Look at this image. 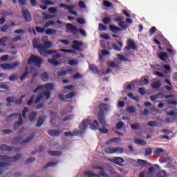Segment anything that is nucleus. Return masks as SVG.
I'll return each instance as SVG.
<instances>
[{"label":"nucleus","instance_id":"f257e3e1","mask_svg":"<svg viewBox=\"0 0 177 177\" xmlns=\"http://www.w3.org/2000/svg\"><path fill=\"white\" fill-rule=\"evenodd\" d=\"M44 46H41L38 44L35 40H33L32 46L35 49H37L39 55L41 56H44V57H46L48 55H53V53H59V50H46L49 49V48H52L53 44L52 42L48 41H44V44H43Z\"/></svg>","mask_w":177,"mask_h":177},{"label":"nucleus","instance_id":"f03ea898","mask_svg":"<svg viewBox=\"0 0 177 177\" xmlns=\"http://www.w3.org/2000/svg\"><path fill=\"white\" fill-rule=\"evenodd\" d=\"M27 113H28V108L24 107L22 110V114L19 113V115L17 113H12L8 116V118H12V117H17L19 118V121L17 122L14 125V129H17L20 125L23 124V122H24V120H23V118L24 119L27 118Z\"/></svg>","mask_w":177,"mask_h":177},{"label":"nucleus","instance_id":"7ed1b4c3","mask_svg":"<svg viewBox=\"0 0 177 177\" xmlns=\"http://www.w3.org/2000/svg\"><path fill=\"white\" fill-rule=\"evenodd\" d=\"M99 110L100 111L97 114L98 121L101 124H104V113L110 110V106L107 104L102 103L99 105Z\"/></svg>","mask_w":177,"mask_h":177},{"label":"nucleus","instance_id":"20e7f679","mask_svg":"<svg viewBox=\"0 0 177 177\" xmlns=\"http://www.w3.org/2000/svg\"><path fill=\"white\" fill-rule=\"evenodd\" d=\"M88 127H90L91 129L95 131V129H97V127H99V122H97V120H93V122L91 123L88 120H83L80 124L79 129L81 131H85Z\"/></svg>","mask_w":177,"mask_h":177},{"label":"nucleus","instance_id":"39448f33","mask_svg":"<svg viewBox=\"0 0 177 177\" xmlns=\"http://www.w3.org/2000/svg\"><path fill=\"white\" fill-rule=\"evenodd\" d=\"M42 63H44L42 58L36 55H30V57L28 59V64H35L38 68L42 66Z\"/></svg>","mask_w":177,"mask_h":177},{"label":"nucleus","instance_id":"423d86ee","mask_svg":"<svg viewBox=\"0 0 177 177\" xmlns=\"http://www.w3.org/2000/svg\"><path fill=\"white\" fill-rule=\"evenodd\" d=\"M24 97H26V95H23L20 97V98L19 99H16L15 100V97L12 96V97H8L6 99V102H7V107H10V106H12L11 103H13V102H15V104H22L23 103V99H24ZM15 100V101H13Z\"/></svg>","mask_w":177,"mask_h":177},{"label":"nucleus","instance_id":"0eeeda50","mask_svg":"<svg viewBox=\"0 0 177 177\" xmlns=\"http://www.w3.org/2000/svg\"><path fill=\"white\" fill-rule=\"evenodd\" d=\"M21 158V154L18 153L14 157H9L6 155H0V160L1 161H9L10 162H15V161H18Z\"/></svg>","mask_w":177,"mask_h":177},{"label":"nucleus","instance_id":"6e6552de","mask_svg":"<svg viewBox=\"0 0 177 177\" xmlns=\"http://www.w3.org/2000/svg\"><path fill=\"white\" fill-rule=\"evenodd\" d=\"M20 66V62H14L12 64H1L0 67L3 70H16L17 67Z\"/></svg>","mask_w":177,"mask_h":177},{"label":"nucleus","instance_id":"1a4fd4ad","mask_svg":"<svg viewBox=\"0 0 177 177\" xmlns=\"http://www.w3.org/2000/svg\"><path fill=\"white\" fill-rule=\"evenodd\" d=\"M75 96H77V93L74 91H72L65 95L63 94H59L58 97L59 100H62V102H67L66 100L73 99V97H75Z\"/></svg>","mask_w":177,"mask_h":177},{"label":"nucleus","instance_id":"9d476101","mask_svg":"<svg viewBox=\"0 0 177 177\" xmlns=\"http://www.w3.org/2000/svg\"><path fill=\"white\" fill-rule=\"evenodd\" d=\"M29 73L32 74L33 77H38V74L35 73V68H30V72H28V68L26 67L25 69V73L20 77L21 81H24V80H26V77H27V75H28Z\"/></svg>","mask_w":177,"mask_h":177},{"label":"nucleus","instance_id":"9b49d317","mask_svg":"<svg viewBox=\"0 0 177 177\" xmlns=\"http://www.w3.org/2000/svg\"><path fill=\"white\" fill-rule=\"evenodd\" d=\"M73 49H75V50H77V52H82V46H84V43L82 41L78 40H73Z\"/></svg>","mask_w":177,"mask_h":177},{"label":"nucleus","instance_id":"f8f14e48","mask_svg":"<svg viewBox=\"0 0 177 177\" xmlns=\"http://www.w3.org/2000/svg\"><path fill=\"white\" fill-rule=\"evenodd\" d=\"M50 89V91L53 90L54 87H53V84L52 83H48V84H46L45 85H40L39 86H37L34 91H33V93H37V92H38V91H44V89Z\"/></svg>","mask_w":177,"mask_h":177},{"label":"nucleus","instance_id":"ddd939ff","mask_svg":"<svg viewBox=\"0 0 177 177\" xmlns=\"http://www.w3.org/2000/svg\"><path fill=\"white\" fill-rule=\"evenodd\" d=\"M160 169V166L158 165H153L152 167H149L148 171L146 174L147 177H153L154 173L157 172Z\"/></svg>","mask_w":177,"mask_h":177},{"label":"nucleus","instance_id":"4468645a","mask_svg":"<svg viewBox=\"0 0 177 177\" xmlns=\"http://www.w3.org/2000/svg\"><path fill=\"white\" fill-rule=\"evenodd\" d=\"M60 8H64L67 10H68L69 13L71 15H74V16H77L78 14L77 12L74 11V8H75V6L71 5V6H66L65 4L61 3L59 4Z\"/></svg>","mask_w":177,"mask_h":177},{"label":"nucleus","instance_id":"2eb2a0df","mask_svg":"<svg viewBox=\"0 0 177 177\" xmlns=\"http://www.w3.org/2000/svg\"><path fill=\"white\" fill-rule=\"evenodd\" d=\"M126 50H129L133 49V50H136L138 49V46L133 39H129L127 40V46L124 48Z\"/></svg>","mask_w":177,"mask_h":177},{"label":"nucleus","instance_id":"dca6fc26","mask_svg":"<svg viewBox=\"0 0 177 177\" xmlns=\"http://www.w3.org/2000/svg\"><path fill=\"white\" fill-rule=\"evenodd\" d=\"M22 15L24 16V19L26 20V22L30 23L32 19L31 18V14L27 9L22 8Z\"/></svg>","mask_w":177,"mask_h":177},{"label":"nucleus","instance_id":"f3484780","mask_svg":"<svg viewBox=\"0 0 177 177\" xmlns=\"http://www.w3.org/2000/svg\"><path fill=\"white\" fill-rule=\"evenodd\" d=\"M100 125L102 126V127H99V124L96 129H98L101 133H109V130L106 128L107 127V124L106 123V120L104 119V123L100 122Z\"/></svg>","mask_w":177,"mask_h":177},{"label":"nucleus","instance_id":"a211bd4d","mask_svg":"<svg viewBox=\"0 0 177 177\" xmlns=\"http://www.w3.org/2000/svg\"><path fill=\"white\" fill-rule=\"evenodd\" d=\"M66 28L67 30H70L71 32L74 35H77V34H78V28H77L75 26H73L71 24H66Z\"/></svg>","mask_w":177,"mask_h":177},{"label":"nucleus","instance_id":"6ab92c4d","mask_svg":"<svg viewBox=\"0 0 177 177\" xmlns=\"http://www.w3.org/2000/svg\"><path fill=\"white\" fill-rule=\"evenodd\" d=\"M82 133H84V131H78V130H74L73 133L66 131L64 133V136L71 138L72 136H75L77 135H82Z\"/></svg>","mask_w":177,"mask_h":177},{"label":"nucleus","instance_id":"aec40b11","mask_svg":"<svg viewBox=\"0 0 177 177\" xmlns=\"http://www.w3.org/2000/svg\"><path fill=\"white\" fill-rule=\"evenodd\" d=\"M111 161H112L113 164H116V165H120V167H122V164H124V158L121 157H115L112 160L111 159Z\"/></svg>","mask_w":177,"mask_h":177},{"label":"nucleus","instance_id":"412c9836","mask_svg":"<svg viewBox=\"0 0 177 177\" xmlns=\"http://www.w3.org/2000/svg\"><path fill=\"white\" fill-rule=\"evenodd\" d=\"M158 57L162 61V62H165V63H168L167 62V59H168L169 57L168 56V54L167 53L164 52H160L158 55Z\"/></svg>","mask_w":177,"mask_h":177},{"label":"nucleus","instance_id":"4be33fe9","mask_svg":"<svg viewBox=\"0 0 177 177\" xmlns=\"http://www.w3.org/2000/svg\"><path fill=\"white\" fill-rule=\"evenodd\" d=\"M47 132L50 136H53V137L60 136L62 133L60 131L55 130V129L48 130Z\"/></svg>","mask_w":177,"mask_h":177},{"label":"nucleus","instance_id":"5701e85b","mask_svg":"<svg viewBox=\"0 0 177 177\" xmlns=\"http://www.w3.org/2000/svg\"><path fill=\"white\" fill-rule=\"evenodd\" d=\"M164 96H165V95H164V93H158L156 95H151L150 97V99L152 102H154V100H156V99H164Z\"/></svg>","mask_w":177,"mask_h":177},{"label":"nucleus","instance_id":"b1692460","mask_svg":"<svg viewBox=\"0 0 177 177\" xmlns=\"http://www.w3.org/2000/svg\"><path fill=\"white\" fill-rule=\"evenodd\" d=\"M1 151H12L13 147H9L5 144L0 145Z\"/></svg>","mask_w":177,"mask_h":177},{"label":"nucleus","instance_id":"393cba45","mask_svg":"<svg viewBox=\"0 0 177 177\" xmlns=\"http://www.w3.org/2000/svg\"><path fill=\"white\" fill-rule=\"evenodd\" d=\"M89 70L95 74H99L100 71H99V68L95 64H90L89 65Z\"/></svg>","mask_w":177,"mask_h":177},{"label":"nucleus","instance_id":"a878e982","mask_svg":"<svg viewBox=\"0 0 177 177\" xmlns=\"http://www.w3.org/2000/svg\"><path fill=\"white\" fill-rule=\"evenodd\" d=\"M134 142L136 145H140V146H146L147 145V142H146L144 140H140V138H135Z\"/></svg>","mask_w":177,"mask_h":177},{"label":"nucleus","instance_id":"bb28decb","mask_svg":"<svg viewBox=\"0 0 177 177\" xmlns=\"http://www.w3.org/2000/svg\"><path fill=\"white\" fill-rule=\"evenodd\" d=\"M70 71H71V69H68L66 71H59L57 72V77H64V75H67Z\"/></svg>","mask_w":177,"mask_h":177},{"label":"nucleus","instance_id":"cd10ccee","mask_svg":"<svg viewBox=\"0 0 177 177\" xmlns=\"http://www.w3.org/2000/svg\"><path fill=\"white\" fill-rule=\"evenodd\" d=\"M48 154L52 157H60L62 156V151H48Z\"/></svg>","mask_w":177,"mask_h":177},{"label":"nucleus","instance_id":"c85d7f7f","mask_svg":"<svg viewBox=\"0 0 177 177\" xmlns=\"http://www.w3.org/2000/svg\"><path fill=\"white\" fill-rule=\"evenodd\" d=\"M44 122H45V117L39 118L36 124V127L39 128L44 125Z\"/></svg>","mask_w":177,"mask_h":177},{"label":"nucleus","instance_id":"c756f323","mask_svg":"<svg viewBox=\"0 0 177 177\" xmlns=\"http://www.w3.org/2000/svg\"><path fill=\"white\" fill-rule=\"evenodd\" d=\"M151 88H153V89H160V88H161V82H153L151 84Z\"/></svg>","mask_w":177,"mask_h":177},{"label":"nucleus","instance_id":"7c9ffc66","mask_svg":"<svg viewBox=\"0 0 177 177\" xmlns=\"http://www.w3.org/2000/svg\"><path fill=\"white\" fill-rule=\"evenodd\" d=\"M34 134H30L26 139L20 142V145H24L26 143L30 142L32 139H34Z\"/></svg>","mask_w":177,"mask_h":177},{"label":"nucleus","instance_id":"2f4dec72","mask_svg":"<svg viewBox=\"0 0 177 177\" xmlns=\"http://www.w3.org/2000/svg\"><path fill=\"white\" fill-rule=\"evenodd\" d=\"M109 29L113 34H115L118 31H121V28H118V26H114L113 25L109 26Z\"/></svg>","mask_w":177,"mask_h":177},{"label":"nucleus","instance_id":"473e14b6","mask_svg":"<svg viewBox=\"0 0 177 177\" xmlns=\"http://www.w3.org/2000/svg\"><path fill=\"white\" fill-rule=\"evenodd\" d=\"M38 115V113L37 112H32L30 113H29V120L30 121H34L35 120V118H37Z\"/></svg>","mask_w":177,"mask_h":177},{"label":"nucleus","instance_id":"72a5a7b5","mask_svg":"<svg viewBox=\"0 0 177 177\" xmlns=\"http://www.w3.org/2000/svg\"><path fill=\"white\" fill-rule=\"evenodd\" d=\"M84 176H87V177H100V176H99V174H92V173H91V171H85V172L84 173Z\"/></svg>","mask_w":177,"mask_h":177},{"label":"nucleus","instance_id":"f704fd0d","mask_svg":"<svg viewBox=\"0 0 177 177\" xmlns=\"http://www.w3.org/2000/svg\"><path fill=\"white\" fill-rule=\"evenodd\" d=\"M48 63L51 64V66H59V64H60V62L56 61L54 59H48Z\"/></svg>","mask_w":177,"mask_h":177},{"label":"nucleus","instance_id":"c9c22d12","mask_svg":"<svg viewBox=\"0 0 177 177\" xmlns=\"http://www.w3.org/2000/svg\"><path fill=\"white\" fill-rule=\"evenodd\" d=\"M57 165V162H49L47 163V165L43 167V169H46V168H48V167H55Z\"/></svg>","mask_w":177,"mask_h":177},{"label":"nucleus","instance_id":"e433bc0d","mask_svg":"<svg viewBox=\"0 0 177 177\" xmlns=\"http://www.w3.org/2000/svg\"><path fill=\"white\" fill-rule=\"evenodd\" d=\"M117 153L118 154H122L124 149L121 147H116L113 149V154Z\"/></svg>","mask_w":177,"mask_h":177},{"label":"nucleus","instance_id":"4c0bfd02","mask_svg":"<svg viewBox=\"0 0 177 177\" xmlns=\"http://www.w3.org/2000/svg\"><path fill=\"white\" fill-rule=\"evenodd\" d=\"M41 80L44 82H48V80H49V75H48L46 72H44L41 75Z\"/></svg>","mask_w":177,"mask_h":177},{"label":"nucleus","instance_id":"58836bf2","mask_svg":"<svg viewBox=\"0 0 177 177\" xmlns=\"http://www.w3.org/2000/svg\"><path fill=\"white\" fill-rule=\"evenodd\" d=\"M45 32L47 35H53L54 34H56L57 31L55 29H47Z\"/></svg>","mask_w":177,"mask_h":177},{"label":"nucleus","instance_id":"ea45409f","mask_svg":"<svg viewBox=\"0 0 177 177\" xmlns=\"http://www.w3.org/2000/svg\"><path fill=\"white\" fill-rule=\"evenodd\" d=\"M44 99V94L41 93L39 95L35 100V104H38Z\"/></svg>","mask_w":177,"mask_h":177},{"label":"nucleus","instance_id":"a19ab883","mask_svg":"<svg viewBox=\"0 0 177 177\" xmlns=\"http://www.w3.org/2000/svg\"><path fill=\"white\" fill-rule=\"evenodd\" d=\"M41 3H43V5H49V6L55 5V2L50 0H41Z\"/></svg>","mask_w":177,"mask_h":177},{"label":"nucleus","instance_id":"79ce46f5","mask_svg":"<svg viewBox=\"0 0 177 177\" xmlns=\"http://www.w3.org/2000/svg\"><path fill=\"white\" fill-rule=\"evenodd\" d=\"M126 111H127V113H135L136 111V108L133 106H128L126 109Z\"/></svg>","mask_w":177,"mask_h":177},{"label":"nucleus","instance_id":"37998d69","mask_svg":"<svg viewBox=\"0 0 177 177\" xmlns=\"http://www.w3.org/2000/svg\"><path fill=\"white\" fill-rule=\"evenodd\" d=\"M102 23L105 25L110 24V23H111V18H110V17H106L102 19Z\"/></svg>","mask_w":177,"mask_h":177},{"label":"nucleus","instance_id":"c03bdc74","mask_svg":"<svg viewBox=\"0 0 177 177\" xmlns=\"http://www.w3.org/2000/svg\"><path fill=\"white\" fill-rule=\"evenodd\" d=\"M8 39H9V37L7 36H4L1 38H0V45H6L5 42H8Z\"/></svg>","mask_w":177,"mask_h":177},{"label":"nucleus","instance_id":"a18cd8bd","mask_svg":"<svg viewBox=\"0 0 177 177\" xmlns=\"http://www.w3.org/2000/svg\"><path fill=\"white\" fill-rule=\"evenodd\" d=\"M56 23L53 21H48L44 24V28H48V27H50V26H55Z\"/></svg>","mask_w":177,"mask_h":177},{"label":"nucleus","instance_id":"49530a36","mask_svg":"<svg viewBox=\"0 0 177 177\" xmlns=\"http://www.w3.org/2000/svg\"><path fill=\"white\" fill-rule=\"evenodd\" d=\"M131 128L133 130L138 131L140 129V125H139V123H136L134 124H131Z\"/></svg>","mask_w":177,"mask_h":177},{"label":"nucleus","instance_id":"de8ad7c7","mask_svg":"<svg viewBox=\"0 0 177 177\" xmlns=\"http://www.w3.org/2000/svg\"><path fill=\"white\" fill-rule=\"evenodd\" d=\"M158 177H166L167 176V173H165V171L161 170L159 171L157 174Z\"/></svg>","mask_w":177,"mask_h":177},{"label":"nucleus","instance_id":"09e8293b","mask_svg":"<svg viewBox=\"0 0 177 177\" xmlns=\"http://www.w3.org/2000/svg\"><path fill=\"white\" fill-rule=\"evenodd\" d=\"M107 66L109 67H113L114 68H118V64L114 62H107Z\"/></svg>","mask_w":177,"mask_h":177},{"label":"nucleus","instance_id":"8fccbe9b","mask_svg":"<svg viewBox=\"0 0 177 177\" xmlns=\"http://www.w3.org/2000/svg\"><path fill=\"white\" fill-rule=\"evenodd\" d=\"M41 94L44 95V97L46 96V100H49L50 97V91H49V90L44 91V93Z\"/></svg>","mask_w":177,"mask_h":177},{"label":"nucleus","instance_id":"3c124183","mask_svg":"<svg viewBox=\"0 0 177 177\" xmlns=\"http://www.w3.org/2000/svg\"><path fill=\"white\" fill-rule=\"evenodd\" d=\"M137 162L139 164V165H142V167H145V165H146V164H147V161H146L145 160H142V159H138L137 160Z\"/></svg>","mask_w":177,"mask_h":177},{"label":"nucleus","instance_id":"603ef678","mask_svg":"<svg viewBox=\"0 0 177 177\" xmlns=\"http://www.w3.org/2000/svg\"><path fill=\"white\" fill-rule=\"evenodd\" d=\"M105 153H106V154H114V149L110 147L106 148Z\"/></svg>","mask_w":177,"mask_h":177},{"label":"nucleus","instance_id":"864d4df0","mask_svg":"<svg viewBox=\"0 0 177 177\" xmlns=\"http://www.w3.org/2000/svg\"><path fill=\"white\" fill-rule=\"evenodd\" d=\"M98 30L100 31H106V30H107V27L106 26L103 25V24H99Z\"/></svg>","mask_w":177,"mask_h":177},{"label":"nucleus","instance_id":"5fc2aeb1","mask_svg":"<svg viewBox=\"0 0 177 177\" xmlns=\"http://www.w3.org/2000/svg\"><path fill=\"white\" fill-rule=\"evenodd\" d=\"M106 55H110V52L107 51L106 50H103L102 51V55H99L100 59H102L103 56H106Z\"/></svg>","mask_w":177,"mask_h":177},{"label":"nucleus","instance_id":"6e6d98bb","mask_svg":"<svg viewBox=\"0 0 177 177\" xmlns=\"http://www.w3.org/2000/svg\"><path fill=\"white\" fill-rule=\"evenodd\" d=\"M121 140V138H112L111 140H109L107 142L106 145H110L112 142H120Z\"/></svg>","mask_w":177,"mask_h":177},{"label":"nucleus","instance_id":"4d7b16f0","mask_svg":"<svg viewBox=\"0 0 177 177\" xmlns=\"http://www.w3.org/2000/svg\"><path fill=\"white\" fill-rule=\"evenodd\" d=\"M124 127V123L122 122H119L116 124V129L119 130L122 129Z\"/></svg>","mask_w":177,"mask_h":177},{"label":"nucleus","instance_id":"13d9d810","mask_svg":"<svg viewBox=\"0 0 177 177\" xmlns=\"http://www.w3.org/2000/svg\"><path fill=\"white\" fill-rule=\"evenodd\" d=\"M36 31L38 33L42 34L43 32H45V28H41V27L37 26Z\"/></svg>","mask_w":177,"mask_h":177},{"label":"nucleus","instance_id":"bf43d9fd","mask_svg":"<svg viewBox=\"0 0 177 177\" xmlns=\"http://www.w3.org/2000/svg\"><path fill=\"white\" fill-rule=\"evenodd\" d=\"M10 28V26H8V25H4L1 28V32H6L8 31V30H9V28Z\"/></svg>","mask_w":177,"mask_h":177},{"label":"nucleus","instance_id":"052dcab7","mask_svg":"<svg viewBox=\"0 0 177 177\" xmlns=\"http://www.w3.org/2000/svg\"><path fill=\"white\" fill-rule=\"evenodd\" d=\"M118 26H119V27H121L122 28H124V29L128 28V25H127V24H125V21H122L120 23H119Z\"/></svg>","mask_w":177,"mask_h":177},{"label":"nucleus","instance_id":"680f3d73","mask_svg":"<svg viewBox=\"0 0 177 177\" xmlns=\"http://www.w3.org/2000/svg\"><path fill=\"white\" fill-rule=\"evenodd\" d=\"M73 80H80L82 78V75L80 74V73H77L73 75Z\"/></svg>","mask_w":177,"mask_h":177},{"label":"nucleus","instance_id":"e2e57ef3","mask_svg":"<svg viewBox=\"0 0 177 177\" xmlns=\"http://www.w3.org/2000/svg\"><path fill=\"white\" fill-rule=\"evenodd\" d=\"M156 31H157V28L153 26L151 28V29L149 30V35H153V34H156Z\"/></svg>","mask_w":177,"mask_h":177},{"label":"nucleus","instance_id":"0e129e2a","mask_svg":"<svg viewBox=\"0 0 177 177\" xmlns=\"http://www.w3.org/2000/svg\"><path fill=\"white\" fill-rule=\"evenodd\" d=\"M20 140H21V138H20V137L15 138L12 139V144L17 145V143H19Z\"/></svg>","mask_w":177,"mask_h":177},{"label":"nucleus","instance_id":"69168bd1","mask_svg":"<svg viewBox=\"0 0 177 177\" xmlns=\"http://www.w3.org/2000/svg\"><path fill=\"white\" fill-rule=\"evenodd\" d=\"M138 93L140 95H146V88H145L144 87H140L138 88Z\"/></svg>","mask_w":177,"mask_h":177},{"label":"nucleus","instance_id":"338daca9","mask_svg":"<svg viewBox=\"0 0 177 177\" xmlns=\"http://www.w3.org/2000/svg\"><path fill=\"white\" fill-rule=\"evenodd\" d=\"M103 4L104 6H106V8H112L113 6V3L108 1H104Z\"/></svg>","mask_w":177,"mask_h":177},{"label":"nucleus","instance_id":"774afa93","mask_svg":"<svg viewBox=\"0 0 177 177\" xmlns=\"http://www.w3.org/2000/svg\"><path fill=\"white\" fill-rule=\"evenodd\" d=\"M148 125L149 127H158V124L154 122V121H150V122H148Z\"/></svg>","mask_w":177,"mask_h":177}]
</instances>
